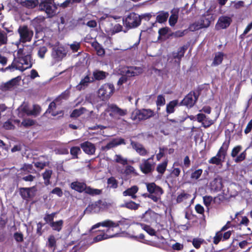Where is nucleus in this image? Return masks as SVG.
I'll list each match as a JSON object with an SVG mask.
<instances>
[{"label":"nucleus","mask_w":252,"mask_h":252,"mask_svg":"<svg viewBox=\"0 0 252 252\" xmlns=\"http://www.w3.org/2000/svg\"><path fill=\"white\" fill-rule=\"evenodd\" d=\"M66 51L63 46L55 47L53 48L52 55L57 61H61L66 55Z\"/></svg>","instance_id":"dca6fc26"},{"label":"nucleus","mask_w":252,"mask_h":252,"mask_svg":"<svg viewBox=\"0 0 252 252\" xmlns=\"http://www.w3.org/2000/svg\"><path fill=\"white\" fill-rule=\"evenodd\" d=\"M141 227L143 229H144L147 233L151 236H154L156 235V231L151 227L149 225H147L144 224H139Z\"/></svg>","instance_id":"79ce46f5"},{"label":"nucleus","mask_w":252,"mask_h":252,"mask_svg":"<svg viewBox=\"0 0 252 252\" xmlns=\"http://www.w3.org/2000/svg\"><path fill=\"white\" fill-rule=\"evenodd\" d=\"M86 111H87V110L83 107H81L79 109H76L72 111L70 116L71 117L76 118L80 116L82 114L85 113Z\"/></svg>","instance_id":"4c0bfd02"},{"label":"nucleus","mask_w":252,"mask_h":252,"mask_svg":"<svg viewBox=\"0 0 252 252\" xmlns=\"http://www.w3.org/2000/svg\"><path fill=\"white\" fill-rule=\"evenodd\" d=\"M156 163L149 159H142L139 165V168L142 173L147 174L152 173L155 169Z\"/></svg>","instance_id":"f8f14e48"},{"label":"nucleus","mask_w":252,"mask_h":252,"mask_svg":"<svg viewBox=\"0 0 252 252\" xmlns=\"http://www.w3.org/2000/svg\"><path fill=\"white\" fill-rule=\"evenodd\" d=\"M246 157V150L241 153L239 155L236 157L234 161L238 163L244 160Z\"/></svg>","instance_id":"5fc2aeb1"},{"label":"nucleus","mask_w":252,"mask_h":252,"mask_svg":"<svg viewBox=\"0 0 252 252\" xmlns=\"http://www.w3.org/2000/svg\"><path fill=\"white\" fill-rule=\"evenodd\" d=\"M165 103V100L164 96L162 95H158L157 97V100L156 101V104L157 106L158 107V109H159L158 107L163 106Z\"/></svg>","instance_id":"3c124183"},{"label":"nucleus","mask_w":252,"mask_h":252,"mask_svg":"<svg viewBox=\"0 0 252 252\" xmlns=\"http://www.w3.org/2000/svg\"><path fill=\"white\" fill-rule=\"evenodd\" d=\"M18 32L20 35V41L23 43L31 41L33 35V31L27 26H20Z\"/></svg>","instance_id":"1a4fd4ad"},{"label":"nucleus","mask_w":252,"mask_h":252,"mask_svg":"<svg viewBox=\"0 0 252 252\" xmlns=\"http://www.w3.org/2000/svg\"><path fill=\"white\" fill-rule=\"evenodd\" d=\"M32 46H25L23 48L18 49L11 64L6 67L5 70H10L11 71L19 70L23 71L31 68L32 66Z\"/></svg>","instance_id":"f257e3e1"},{"label":"nucleus","mask_w":252,"mask_h":252,"mask_svg":"<svg viewBox=\"0 0 252 252\" xmlns=\"http://www.w3.org/2000/svg\"><path fill=\"white\" fill-rule=\"evenodd\" d=\"M196 100L197 96L196 94L194 93H190L184 98L181 103L188 107H191L194 105Z\"/></svg>","instance_id":"a211bd4d"},{"label":"nucleus","mask_w":252,"mask_h":252,"mask_svg":"<svg viewBox=\"0 0 252 252\" xmlns=\"http://www.w3.org/2000/svg\"><path fill=\"white\" fill-rule=\"evenodd\" d=\"M99 203L96 201L90 204L86 209L85 212L89 213H95L100 211V207H99Z\"/></svg>","instance_id":"393cba45"},{"label":"nucleus","mask_w":252,"mask_h":252,"mask_svg":"<svg viewBox=\"0 0 252 252\" xmlns=\"http://www.w3.org/2000/svg\"><path fill=\"white\" fill-rule=\"evenodd\" d=\"M168 164V160L166 159L162 163L158 164L157 166V171L158 173L163 174L166 169L167 166Z\"/></svg>","instance_id":"473e14b6"},{"label":"nucleus","mask_w":252,"mask_h":252,"mask_svg":"<svg viewBox=\"0 0 252 252\" xmlns=\"http://www.w3.org/2000/svg\"><path fill=\"white\" fill-rule=\"evenodd\" d=\"M122 224V221L118 222H114L110 220H106L102 222H98L93 225L91 230L98 228L100 226L106 227V229L99 230L100 234H98L94 239V242H97L100 241L114 237L116 235L112 234L111 232L113 230V228L117 227L120 224Z\"/></svg>","instance_id":"f03ea898"},{"label":"nucleus","mask_w":252,"mask_h":252,"mask_svg":"<svg viewBox=\"0 0 252 252\" xmlns=\"http://www.w3.org/2000/svg\"><path fill=\"white\" fill-rule=\"evenodd\" d=\"M70 187L78 192L84 191L86 188V184L79 182H74L71 184Z\"/></svg>","instance_id":"bb28decb"},{"label":"nucleus","mask_w":252,"mask_h":252,"mask_svg":"<svg viewBox=\"0 0 252 252\" xmlns=\"http://www.w3.org/2000/svg\"><path fill=\"white\" fill-rule=\"evenodd\" d=\"M52 174V171L51 170H46L43 174V178L44 180V183L46 185H48L50 184V179Z\"/></svg>","instance_id":"ea45409f"},{"label":"nucleus","mask_w":252,"mask_h":252,"mask_svg":"<svg viewBox=\"0 0 252 252\" xmlns=\"http://www.w3.org/2000/svg\"><path fill=\"white\" fill-rule=\"evenodd\" d=\"M126 27L129 28H134L139 26L141 22V18L137 14L131 13L124 20Z\"/></svg>","instance_id":"6e6552de"},{"label":"nucleus","mask_w":252,"mask_h":252,"mask_svg":"<svg viewBox=\"0 0 252 252\" xmlns=\"http://www.w3.org/2000/svg\"><path fill=\"white\" fill-rule=\"evenodd\" d=\"M230 144L229 140H225L223 143L222 146L220 148L216 156L212 157L209 162L211 164L216 165L221 164L224 161L227 154V151Z\"/></svg>","instance_id":"7ed1b4c3"},{"label":"nucleus","mask_w":252,"mask_h":252,"mask_svg":"<svg viewBox=\"0 0 252 252\" xmlns=\"http://www.w3.org/2000/svg\"><path fill=\"white\" fill-rule=\"evenodd\" d=\"M214 185H216L215 187L216 190H220L222 189V185L220 179H215L212 183V186H214Z\"/></svg>","instance_id":"8fccbe9b"},{"label":"nucleus","mask_w":252,"mask_h":252,"mask_svg":"<svg viewBox=\"0 0 252 252\" xmlns=\"http://www.w3.org/2000/svg\"><path fill=\"white\" fill-rule=\"evenodd\" d=\"M19 3L29 9L34 8L39 3L38 0H21Z\"/></svg>","instance_id":"b1692460"},{"label":"nucleus","mask_w":252,"mask_h":252,"mask_svg":"<svg viewBox=\"0 0 252 252\" xmlns=\"http://www.w3.org/2000/svg\"><path fill=\"white\" fill-rule=\"evenodd\" d=\"M80 146L83 151L88 155H92L94 154L95 152V146L93 144L89 141H86L81 144Z\"/></svg>","instance_id":"412c9836"},{"label":"nucleus","mask_w":252,"mask_h":252,"mask_svg":"<svg viewBox=\"0 0 252 252\" xmlns=\"http://www.w3.org/2000/svg\"><path fill=\"white\" fill-rule=\"evenodd\" d=\"M169 30V28L167 27L160 29L158 32L159 34L158 39H159L161 36H165L168 32Z\"/></svg>","instance_id":"e2e57ef3"},{"label":"nucleus","mask_w":252,"mask_h":252,"mask_svg":"<svg viewBox=\"0 0 252 252\" xmlns=\"http://www.w3.org/2000/svg\"><path fill=\"white\" fill-rule=\"evenodd\" d=\"M107 184L110 188L116 189L118 187V182L115 178L112 177L108 179Z\"/></svg>","instance_id":"a18cd8bd"},{"label":"nucleus","mask_w":252,"mask_h":252,"mask_svg":"<svg viewBox=\"0 0 252 252\" xmlns=\"http://www.w3.org/2000/svg\"><path fill=\"white\" fill-rule=\"evenodd\" d=\"M63 223V220H59L51 222L50 225L54 230L60 232L62 229Z\"/></svg>","instance_id":"c756f323"},{"label":"nucleus","mask_w":252,"mask_h":252,"mask_svg":"<svg viewBox=\"0 0 252 252\" xmlns=\"http://www.w3.org/2000/svg\"><path fill=\"white\" fill-rule=\"evenodd\" d=\"M35 124V121L30 119H24L23 122H22L21 124V126H23L26 127H28L29 126H33Z\"/></svg>","instance_id":"603ef678"},{"label":"nucleus","mask_w":252,"mask_h":252,"mask_svg":"<svg viewBox=\"0 0 252 252\" xmlns=\"http://www.w3.org/2000/svg\"><path fill=\"white\" fill-rule=\"evenodd\" d=\"M32 188L21 189H20L21 195L24 199H28L29 198H30L32 195Z\"/></svg>","instance_id":"c85d7f7f"},{"label":"nucleus","mask_w":252,"mask_h":252,"mask_svg":"<svg viewBox=\"0 0 252 252\" xmlns=\"http://www.w3.org/2000/svg\"><path fill=\"white\" fill-rule=\"evenodd\" d=\"M213 201V198L211 196H205L203 197V202L206 206L208 207Z\"/></svg>","instance_id":"69168bd1"},{"label":"nucleus","mask_w":252,"mask_h":252,"mask_svg":"<svg viewBox=\"0 0 252 252\" xmlns=\"http://www.w3.org/2000/svg\"><path fill=\"white\" fill-rule=\"evenodd\" d=\"M213 123L214 121L210 119L209 117H207L204 122L202 123V125L205 128H207L213 125Z\"/></svg>","instance_id":"bf43d9fd"},{"label":"nucleus","mask_w":252,"mask_h":252,"mask_svg":"<svg viewBox=\"0 0 252 252\" xmlns=\"http://www.w3.org/2000/svg\"><path fill=\"white\" fill-rule=\"evenodd\" d=\"M131 210H136L138 208L139 204L135 203L134 202L130 201L125 203L122 206Z\"/></svg>","instance_id":"a19ab883"},{"label":"nucleus","mask_w":252,"mask_h":252,"mask_svg":"<svg viewBox=\"0 0 252 252\" xmlns=\"http://www.w3.org/2000/svg\"><path fill=\"white\" fill-rule=\"evenodd\" d=\"M146 185L147 190L150 193L148 197L154 202H158L160 199V196L163 192L162 189L157 186L154 183H146Z\"/></svg>","instance_id":"39448f33"},{"label":"nucleus","mask_w":252,"mask_h":252,"mask_svg":"<svg viewBox=\"0 0 252 252\" xmlns=\"http://www.w3.org/2000/svg\"><path fill=\"white\" fill-rule=\"evenodd\" d=\"M47 48L45 46L40 47L38 51V55L41 58L44 57L45 54L47 52Z\"/></svg>","instance_id":"0e129e2a"},{"label":"nucleus","mask_w":252,"mask_h":252,"mask_svg":"<svg viewBox=\"0 0 252 252\" xmlns=\"http://www.w3.org/2000/svg\"><path fill=\"white\" fill-rule=\"evenodd\" d=\"M80 153H81V150L78 147H73L70 149V154L74 158H77V155Z\"/></svg>","instance_id":"6e6d98bb"},{"label":"nucleus","mask_w":252,"mask_h":252,"mask_svg":"<svg viewBox=\"0 0 252 252\" xmlns=\"http://www.w3.org/2000/svg\"><path fill=\"white\" fill-rule=\"evenodd\" d=\"M242 147L240 145L235 147L232 150L231 156L232 158H235L238 154L241 151Z\"/></svg>","instance_id":"4d7b16f0"},{"label":"nucleus","mask_w":252,"mask_h":252,"mask_svg":"<svg viewBox=\"0 0 252 252\" xmlns=\"http://www.w3.org/2000/svg\"><path fill=\"white\" fill-rule=\"evenodd\" d=\"M93 46L95 49L97 54L98 56H102L104 55L105 51L104 49L101 47V46L98 44L97 42H94L93 43Z\"/></svg>","instance_id":"58836bf2"},{"label":"nucleus","mask_w":252,"mask_h":252,"mask_svg":"<svg viewBox=\"0 0 252 252\" xmlns=\"http://www.w3.org/2000/svg\"><path fill=\"white\" fill-rule=\"evenodd\" d=\"M122 144H126L124 139L122 138H116L113 139L112 140L109 141L106 146L102 147L101 148L103 151H107L111 148Z\"/></svg>","instance_id":"f3484780"},{"label":"nucleus","mask_w":252,"mask_h":252,"mask_svg":"<svg viewBox=\"0 0 252 252\" xmlns=\"http://www.w3.org/2000/svg\"><path fill=\"white\" fill-rule=\"evenodd\" d=\"M56 107L57 106L55 102L54 101H53L50 104L47 111H48L49 113H51L52 116H55L58 114L61 113L62 112L61 111H60V113L58 112H55L54 110L56 109Z\"/></svg>","instance_id":"c03bdc74"},{"label":"nucleus","mask_w":252,"mask_h":252,"mask_svg":"<svg viewBox=\"0 0 252 252\" xmlns=\"http://www.w3.org/2000/svg\"><path fill=\"white\" fill-rule=\"evenodd\" d=\"M21 79V78L20 76L12 79L2 85V90L7 91L14 89L19 85Z\"/></svg>","instance_id":"2eb2a0df"},{"label":"nucleus","mask_w":252,"mask_h":252,"mask_svg":"<svg viewBox=\"0 0 252 252\" xmlns=\"http://www.w3.org/2000/svg\"><path fill=\"white\" fill-rule=\"evenodd\" d=\"M231 22V19L228 16L220 17L216 25V29L218 30L227 28Z\"/></svg>","instance_id":"4468645a"},{"label":"nucleus","mask_w":252,"mask_h":252,"mask_svg":"<svg viewBox=\"0 0 252 252\" xmlns=\"http://www.w3.org/2000/svg\"><path fill=\"white\" fill-rule=\"evenodd\" d=\"M93 81L94 78L93 77H91L88 75H87L84 77V78L81 80L80 83L76 86L77 90L80 91L85 89L87 86H88L90 82H93Z\"/></svg>","instance_id":"4be33fe9"},{"label":"nucleus","mask_w":252,"mask_h":252,"mask_svg":"<svg viewBox=\"0 0 252 252\" xmlns=\"http://www.w3.org/2000/svg\"><path fill=\"white\" fill-rule=\"evenodd\" d=\"M190 197V195L189 194L183 192L177 196L176 201L177 203H181L186 201Z\"/></svg>","instance_id":"c9c22d12"},{"label":"nucleus","mask_w":252,"mask_h":252,"mask_svg":"<svg viewBox=\"0 0 252 252\" xmlns=\"http://www.w3.org/2000/svg\"><path fill=\"white\" fill-rule=\"evenodd\" d=\"M154 112L150 109H136L133 111L131 115L132 120L138 122L147 120L154 116Z\"/></svg>","instance_id":"20e7f679"},{"label":"nucleus","mask_w":252,"mask_h":252,"mask_svg":"<svg viewBox=\"0 0 252 252\" xmlns=\"http://www.w3.org/2000/svg\"><path fill=\"white\" fill-rule=\"evenodd\" d=\"M84 191H85V192H86L87 193L91 195H97L101 193L100 190L98 189H94L90 187H87L86 186Z\"/></svg>","instance_id":"09e8293b"},{"label":"nucleus","mask_w":252,"mask_h":252,"mask_svg":"<svg viewBox=\"0 0 252 252\" xmlns=\"http://www.w3.org/2000/svg\"><path fill=\"white\" fill-rule=\"evenodd\" d=\"M178 101L177 100H174L170 101L166 105V112L168 114H171L174 112V108L178 104Z\"/></svg>","instance_id":"72a5a7b5"},{"label":"nucleus","mask_w":252,"mask_h":252,"mask_svg":"<svg viewBox=\"0 0 252 252\" xmlns=\"http://www.w3.org/2000/svg\"><path fill=\"white\" fill-rule=\"evenodd\" d=\"M138 187L136 186H133L130 188L127 189L123 192V195L124 196H129L132 199H135L136 195L135 194L138 191Z\"/></svg>","instance_id":"5701e85b"},{"label":"nucleus","mask_w":252,"mask_h":252,"mask_svg":"<svg viewBox=\"0 0 252 252\" xmlns=\"http://www.w3.org/2000/svg\"><path fill=\"white\" fill-rule=\"evenodd\" d=\"M116 162L121 164L123 165H126L128 161L126 158H125L120 155H116L114 157Z\"/></svg>","instance_id":"e433bc0d"},{"label":"nucleus","mask_w":252,"mask_h":252,"mask_svg":"<svg viewBox=\"0 0 252 252\" xmlns=\"http://www.w3.org/2000/svg\"><path fill=\"white\" fill-rule=\"evenodd\" d=\"M214 20L213 15L209 11H207L198 20L203 28L209 27L211 21Z\"/></svg>","instance_id":"6ab92c4d"},{"label":"nucleus","mask_w":252,"mask_h":252,"mask_svg":"<svg viewBox=\"0 0 252 252\" xmlns=\"http://www.w3.org/2000/svg\"><path fill=\"white\" fill-rule=\"evenodd\" d=\"M19 112V116L22 117L23 114L22 112L26 114L27 115H33L37 116L40 111V108L38 105H33L32 109H29L28 106L25 104L21 105L18 109Z\"/></svg>","instance_id":"9d476101"},{"label":"nucleus","mask_w":252,"mask_h":252,"mask_svg":"<svg viewBox=\"0 0 252 252\" xmlns=\"http://www.w3.org/2000/svg\"><path fill=\"white\" fill-rule=\"evenodd\" d=\"M108 113H109V115L110 117H112L113 114L123 116L126 115L127 113V111L126 110L122 109L119 108L116 105L109 104L108 105V107L105 111L101 114V118L103 120H108L109 118L108 116L107 115Z\"/></svg>","instance_id":"423d86ee"},{"label":"nucleus","mask_w":252,"mask_h":252,"mask_svg":"<svg viewBox=\"0 0 252 252\" xmlns=\"http://www.w3.org/2000/svg\"><path fill=\"white\" fill-rule=\"evenodd\" d=\"M187 49V47L184 46L179 48L177 52L173 53V57L174 59H177L179 60V63L181 59L184 56L186 50Z\"/></svg>","instance_id":"cd10ccee"},{"label":"nucleus","mask_w":252,"mask_h":252,"mask_svg":"<svg viewBox=\"0 0 252 252\" xmlns=\"http://www.w3.org/2000/svg\"><path fill=\"white\" fill-rule=\"evenodd\" d=\"M124 173L126 175H137L136 172L134 168L131 165H127L125 168Z\"/></svg>","instance_id":"de8ad7c7"},{"label":"nucleus","mask_w":252,"mask_h":252,"mask_svg":"<svg viewBox=\"0 0 252 252\" xmlns=\"http://www.w3.org/2000/svg\"><path fill=\"white\" fill-rule=\"evenodd\" d=\"M107 75V73L104 71L95 70L93 72L94 80V79L97 80L103 79L106 77Z\"/></svg>","instance_id":"7c9ffc66"},{"label":"nucleus","mask_w":252,"mask_h":252,"mask_svg":"<svg viewBox=\"0 0 252 252\" xmlns=\"http://www.w3.org/2000/svg\"><path fill=\"white\" fill-rule=\"evenodd\" d=\"M80 44L77 42H74L70 45V48L73 52L78 51V49L80 48Z\"/></svg>","instance_id":"338daca9"},{"label":"nucleus","mask_w":252,"mask_h":252,"mask_svg":"<svg viewBox=\"0 0 252 252\" xmlns=\"http://www.w3.org/2000/svg\"><path fill=\"white\" fill-rule=\"evenodd\" d=\"M222 237V233L220 231L218 232L216 234L215 236L214 237V240H213L214 243L216 245L218 244L220 242V240L221 239Z\"/></svg>","instance_id":"680f3d73"},{"label":"nucleus","mask_w":252,"mask_h":252,"mask_svg":"<svg viewBox=\"0 0 252 252\" xmlns=\"http://www.w3.org/2000/svg\"><path fill=\"white\" fill-rule=\"evenodd\" d=\"M203 242L204 240L201 238H194L192 240V245L196 249H198Z\"/></svg>","instance_id":"864d4df0"},{"label":"nucleus","mask_w":252,"mask_h":252,"mask_svg":"<svg viewBox=\"0 0 252 252\" xmlns=\"http://www.w3.org/2000/svg\"><path fill=\"white\" fill-rule=\"evenodd\" d=\"M7 42V36L6 32L0 29V46L5 45Z\"/></svg>","instance_id":"37998d69"},{"label":"nucleus","mask_w":252,"mask_h":252,"mask_svg":"<svg viewBox=\"0 0 252 252\" xmlns=\"http://www.w3.org/2000/svg\"><path fill=\"white\" fill-rule=\"evenodd\" d=\"M202 173V170L201 169H197L192 173L191 178L193 179H198Z\"/></svg>","instance_id":"13d9d810"},{"label":"nucleus","mask_w":252,"mask_h":252,"mask_svg":"<svg viewBox=\"0 0 252 252\" xmlns=\"http://www.w3.org/2000/svg\"><path fill=\"white\" fill-rule=\"evenodd\" d=\"M54 217V214L47 215L45 217L44 220H45V221L47 223H49V225H50L51 223L54 221H53Z\"/></svg>","instance_id":"774afa93"},{"label":"nucleus","mask_w":252,"mask_h":252,"mask_svg":"<svg viewBox=\"0 0 252 252\" xmlns=\"http://www.w3.org/2000/svg\"><path fill=\"white\" fill-rule=\"evenodd\" d=\"M203 28V27L201 26L200 22L198 20L193 23V24H191L189 26V31L193 32Z\"/></svg>","instance_id":"49530a36"},{"label":"nucleus","mask_w":252,"mask_h":252,"mask_svg":"<svg viewBox=\"0 0 252 252\" xmlns=\"http://www.w3.org/2000/svg\"><path fill=\"white\" fill-rule=\"evenodd\" d=\"M56 239L53 235H51L48 238V245L49 247L52 248L56 246Z\"/></svg>","instance_id":"052dcab7"},{"label":"nucleus","mask_w":252,"mask_h":252,"mask_svg":"<svg viewBox=\"0 0 252 252\" xmlns=\"http://www.w3.org/2000/svg\"><path fill=\"white\" fill-rule=\"evenodd\" d=\"M169 16V13L168 12L161 11L158 13V15L156 17V22L159 23H163L165 22Z\"/></svg>","instance_id":"a878e982"},{"label":"nucleus","mask_w":252,"mask_h":252,"mask_svg":"<svg viewBox=\"0 0 252 252\" xmlns=\"http://www.w3.org/2000/svg\"><path fill=\"white\" fill-rule=\"evenodd\" d=\"M223 58V54L221 52H218L215 54V56L212 65L217 66L220 64Z\"/></svg>","instance_id":"2f4dec72"},{"label":"nucleus","mask_w":252,"mask_h":252,"mask_svg":"<svg viewBox=\"0 0 252 252\" xmlns=\"http://www.w3.org/2000/svg\"><path fill=\"white\" fill-rule=\"evenodd\" d=\"M53 0H46L40 4V7L45 11L49 17L53 16L56 13L57 4L52 3Z\"/></svg>","instance_id":"9b49d317"},{"label":"nucleus","mask_w":252,"mask_h":252,"mask_svg":"<svg viewBox=\"0 0 252 252\" xmlns=\"http://www.w3.org/2000/svg\"><path fill=\"white\" fill-rule=\"evenodd\" d=\"M178 12L176 10L172 11V14L169 19V23L171 26H174L177 22Z\"/></svg>","instance_id":"f704fd0d"},{"label":"nucleus","mask_w":252,"mask_h":252,"mask_svg":"<svg viewBox=\"0 0 252 252\" xmlns=\"http://www.w3.org/2000/svg\"><path fill=\"white\" fill-rule=\"evenodd\" d=\"M114 87L112 84H103L98 90V96L103 101L106 100L112 95L114 93Z\"/></svg>","instance_id":"0eeeda50"},{"label":"nucleus","mask_w":252,"mask_h":252,"mask_svg":"<svg viewBox=\"0 0 252 252\" xmlns=\"http://www.w3.org/2000/svg\"><path fill=\"white\" fill-rule=\"evenodd\" d=\"M143 68L137 66H126L122 68L121 72L128 77L138 75L143 72Z\"/></svg>","instance_id":"ddd939ff"},{"label":"nucleus","mask_w":252,"mask_h":252,"mask_svg":"<svg viewBox=\"0 0 252 252\" xmlns=\"http://www.w3.org/2000/svg\"><path fill=\"white\" fill-rule=\"evenodd\" d=\"M130 144L132 148L141 156H145L148 154V151L141 144L131 140Z\"/></svg>","instance_id":"aec40b11"}]
</instances>
